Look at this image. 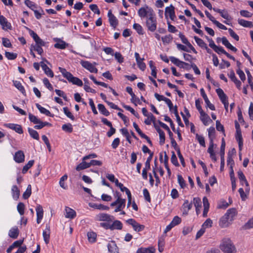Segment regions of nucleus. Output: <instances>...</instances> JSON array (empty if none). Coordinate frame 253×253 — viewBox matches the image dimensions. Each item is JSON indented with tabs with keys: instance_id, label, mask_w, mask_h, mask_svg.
<instances>
[{
	"instance_id": "obj_1",
	"label": "nucleus",
	"mask_w": 253,
	"mask_h": 253,
	"mask_svg": "<svg viewBox=\"0 0 253 253\" xmlns=\"http://www.w3.org/2000/svg\"><path fill=\"white\" fill-rule=\"evenodd\" d=\"M219 248L223 253H236L237 252L235 246L229 238H224L222 239Z\"/></svg>"
},
{
	"instance_id": "obj_2",
	"label": "nucleus",
	"mask_w": 253,
	"mask_h": 253,
	"mask_svg": "<svg viewBox=\"0 0 253 253\" xmlns=\"http://www.w3.org/2000/svg\"><path fill=\"white\" fill-rule=\"evenodd\" d=\"M236 214V210L234 208L228 210L226 213L220 218L219 225L222 228L228 227L233 220Z\"/></svg>"
},
{
	"instance_id": "obj_3",
	"label": "nucleus",
	"mask_w": 253,
	"mask_h": 253,
	"mask_svg": "<svg viewBox=\"0 0 253 253\" xmlns=\"http://www.w3.org/2000/svg\"><path fill=\"white\" fill-rule=\"evenodd\" d=\"M146 25L148 29L151 32H154L157 28V20L155 14H151L150 16L147 17Z\"/></svg>"
},
{
	"instance_id": "obj_4",
	"label": "nucleus",
	"mask_w": 253,
	"mask_h": 253,
	"mask_svg": "<svg viewBox=\"0 0 253 253\" xmlns=\"http://www.w3.org/2000/svg\"><path fill=\"white\" fill-rule=\"evenodd\" d=\"M154 13L153 10L146 5L145 7H141L138 11V15L141 17L144 18L147 16V17L150 16L151 14Z\"/></svg>"
},
{
	"instance_id": "obj_5",
	"label": "nucleus",
	"mask_w": 253,
	"mask_h": 253,
	"mask_svg": "<svg viewBox=\"0 0 253 253\" xmlns=\"http://www.w3.org/2000/svg\"><path fill=\"white\" fill-rule=\"evenodd\" d=\"M126 223L131 225L134 230L136 232H140L142 231L144 228L145 226L143 225L140 224L138 222H136L134 219L132 218L129 219L126 221Z\"/></svg>"
},
{
	"instance_id": "obj_6",
	"label": "nucleus",
	"mask_w": 253,
	"mask_h": 253,
	"mask_svg": "<svg viewBox=\"0 0 253 253\" xmlns=\"http://www.w3.org/2000/svg\"><path fill=\"white\" fill-rule=\"evenodd\" d=\"M82 66L86 69L89 71L91 73H97V69L91 63L87 61L82 60L81 61Z\"/></svg>"
},
{
	"instance_id": "obj_7",
	"label": "nucleus",
	"mask_w": 253,
	"mask_h": 253,
	"mask_svg": "<svg viewBox=\"0 0 253 253\" xmlns=\"http://www.w3.org/2000/svg\"><path fill=\"white\" fill-rule=\"evenodd\" d=\"M29 33L31 36L34 40L36 45L45 46V42L43 41L34 31L29 29Z\"/></svg>"
},
{
	"instance_id": "obj_8",
	"label": "nucleus",
	"mask_w": 253,
	"mask_h": 253,
	"mask_svg": "<svg viewBox=\"0 0 253 253\" xmlns=\"http://www.w3.org/2000/svg\"><path fill=\"white\" fill-rule=\"evenodd\" d=\"M165 16L167 17L168 15L169 14V18L171 20H174L175 15L174 12V7L170 4L169 6L166 7L165 8Z\"/></svg>"
},
{
	"instance_id": "obj_9",
	"label": "nucleus",
	"mask_w": 253,
	"mask_h": 253,
	"mask_svg": "<svg viewBox=\"0 0 253 253\" xmlns=\"http://www.w3.org/2000/svg\"><path fill=\"white\" fill-rule=\"evenodd\" d=\"M200 92H201V95L202 96V97H203L206 103V105L211 110H215V107L214 106L211 104L210 100H209L205 92V90L204 89V88H201L200 89Z\"/></svg>"
},
{
	"instance_id": "obj_10",
	"label": "nucleus",
	"mask_w": 253,
	"mask_h": 253,
	"mask_svg": "<svg viewBox=\"0 0 253 253\" xmlns=\"http://www.w3.org/2000/svg\"><path fill=\"white\" fill-rule=\"evenodd\" d=\"M134 55L139 68L144 71L146 68V65L143 62L144 58H140L139 54L137 52H135Z\"/></svg>"
},
{
	"instance_id": "obj_11",
	"label": "nucleus",
	"mask_w": 253,
	"mask_h": 253,
	"mask_svg": "<svg viewBox=\"0 0 253 253\" xmlns=\"http://www.w3.org/2000/svg\"><path fill=\"white\" fill-rule=\"evenodd\" d=\"M25 155L21 150L16 152L14 156L15 161L18 163H21L24 161Z\"/></svg>"
},
{
	"instance_id": "obj_12",
	"label": "nucleus",
	"mask_w": 253,
	"mask_h": 253,
	"mask_svg": "<svg viewBox=\"0 0 253 253\" xmlns=\"http://www.w3.org/2000/svg\"><path fill=\"white\" fill-rule=\"evenodd\" d=\"M108 16L109 20L111 26L115 28L118 24V20L116 17L112 14L111 10H109L108 13Z\"/></svg>"
},
{
	"instance_id": "obj_13",
	"label": "nucleus",
	"mask_w": 253,
	"mask_h": 253,
	"mask_svg": "<svg viewBox=\"0 0 253 253\" xmlns=\"http://www.w3.org/2000/svg\"><path fill=\"white\" fill-rule=\"evenodd\" d=\"M0 24L4 30L11 29V24L8 23L6 19L2 15H0Z\"/></svg>"
},
{
	"instance_id": "obj_14",
	"label": "nucleus",
	"mask_w": 253,
	"mask_h": 253,
	"mask_svg": "<svg viewBox=\"0 0 253 253\" xmlns=\"http://www.w3.org/2000/svg\"><path fill=\"white\" fill-rule=\"evenodd\" d=\"M36 212H37V222L38 223H40L41 222V221L43 217V211L42 209V207L39 205L37 206L36 209Z\"/></svg>"
},
{
	"instance_id": "obj_15",
	"label": "nucleus",
	"mask_w": 253,
	"mask_h": 253,
	"mask_svg": "<svg viewBox=\"0 0 253 253\" xmlns=\"http://www.w3.org/2000/svg\"><path fill=\"white\" fill-rule=\"evenodd\" d=\"M59 70L62 73L63 76L66 78L69 82L74 77L71 73L68 72L65 68L59 67Z\"/></svg>"
},
{
	"instance_id": "obj_16",
	"label": "nucleus",
	"mask_w": 253,
	"mask_h": 253,
	"mask_svg": "<svg viewBox=\"0 0 253 253\" xmlns=\"http://www.w3.org/2000/svg\"><path fill=\"white\" fill-rule=\"evenodd\" d=\"M216 92L222 103L228 101L227 97L221 88L216 89Z\"/></svg>"
},
{
	"instance_id": "obj_17",
	"label": "nucleus",
	"mask_w": 253,
	"mask_h": 253,
	"mask_svg": "<svg viewBox=\"0 0 253 253\" xmlns=\"http://www.w3.org/2000/svg\"><path fill=\"white\" fill-rule=\"evenodd\" d=\"M54 40L55 42H58L54 45V47L56 48L63 49L66 48L68 45V44H67L64 41L59 39H54Z\"/></svg>"
},
{
	"instance_id": "obj_18",
	"label": "nucleus",
	"mask_w": 253,
	"mask_h": 253,
	"mask_svg": "<svg viewBox=\"0 0 253 253\" xmlns=\"http://www.w3.org/2000/svg\"><path fill=\"white\" fill-rule=\"evenodd\" d=\"M7 126L10 128V129L15 130L16 132L18 133L19 134H22L23 133L22 127L19 125L9 124L7 125Z\"/></svg>"
},
{
	"instance_id": "obj_19",
	"label": "nucleus",
	"mask_w": 253,
	"mask_h": 253,
	"mask_svg": "<svg viewBox=\"0 0 253 253\" xmlns=\"http://www.w3.org/2000/svg\"><path fill=\"white\" fill-rule=\"evenodd\" d=\"M235 137L236 140L238 142L239 150L241 151L243 145V140L241 131L238 130V131H236Z\"/></svg>"
},
{
	"instance_id": "obj_20",
	"label": "nucleus",
	"mask_w": 253,
	"mask_h": 253,
	"mask_svg": "<svg viewBox=\"0 0 253 253\" xmlns=\"http://www.w3.org/2000/svg\"><path fill=\"white\" fill-rule=\"evenodd\" d=\"M203 205H204V211L203 215L204 217H207L208 212L209 211L210 204L208 200L207 197H204L203 199Z\"/></svg>"
},
{
	"instance_id": "obj_21",
	"label": "nucleus",
	"mask_w": 253,
	"mask_h": 253,
	"mask_svg": "<svg viewBox=\"0 0 253 253\" xmlns=\"http://www.w3.org/2000/svg\"><path fill=\"white\" fill-rule=\"evenodd\" d=\"M221 41L222 44L224 45L227 48L230 49V50L234 52L237 51V49L230 43V42H228V40L226 39V37H222L221 38Z\"/></svg>"
},
{
	"instance_id": "obj_22",
	"label": "nucleus",
	"mask_w": 253,
	"mask_h": 253,
	"mask_svg": "<svg viewBox=\"0 0 253 253\" xmlns=\"http://www.w3.org/2000/svg\"><path fill=\"white\" fill-rule=\"evenodd\" d=\"M213 10L216 12L219 13L222 18L227 20H231V18L226 10H221L220 9H215L214 8H213Z\"/></svg>"
},
{
	"instance_id": "obj_23",
	"label": "nucleus",
	"mask_w": 253,
	"mask_h": 253,
	"mask_svg": "<svg viewBox=\"0 0 253 253\" xmlns=\"http://www.w3.org/2000/svg\"><path fill=\"white\" fill-rule=\"evenodd\" d=\"M42 235L44 241L46 244H48L49 242L50 238V227L49 226H46V228L45 231L42 232Z\"/></svg>"
},
{
	"instance_id": "obj_24",
	"label": "nucleus",
	"mask_w": 253,
	"mask_h": 253,
	"mask_svg": "<svg viewBox=\"0 0 253 253\" xmlns=\"http://www.w3.org/2000/svg\"><path fill=\"white\" fill-rule=\"evenodd\" d=\"M200 119L204 125L207 126L209 122H211V120L210 119L209 116L205 112H203L200 114Z\"/></svg>"
},
{
	"instance_id": "obj_25",
	"label": "nucleus",
	"mask_w": 253,
	"mask_h": 253,
	"mask_svg": "<svg viewBox=\"0 0 253 253\" xmlns=\"http://www.w3.org/2000/svg\"><path fill=\"white\" fill-rule=\"evenodd\" d=\"M99 220L100 221H111L112 220L113 216L107 213H100L98 215Z\"/></svg>"
},
{
	"instance_id": "obj_26",
	"label": "nucleus",
	"mask_w": 253,
	"mask_h": 253,
	"mask_svg": "<svg viewBox=\"0 0 253 253\" xmlns=\"http://www.w3.org/2000/svg\"><path fill=\"white\" fill-rule=\"evenodd\" d=\"M66 215L65 217L69 218H73L75 217L76 213L74 210L73 209L66 207L65 209Z\"/></svg>"
},
{
	"instance_id": "obj_27",
	"label": "nucleus",
	"mask_w": 253,
	"mask_h": 253,
	"mask_svg": "<svg viewBox=\"0 0 253 253\" xmlns=\"http://www.w3.org/2000/svg\"><path fill=\"white\" fill-rule=\"evenodd\" d=\"M138 253H154L155 249L153 247H149L147 248H140L137 251Z\"/></svg>"
},
{
	"instance_id": "obj_28",
	"label": "nucleus",
	"mask_w": 253,
	"mask_h": 253,
	"mask_svg": "<svg viewBox=\"0 0 253 253\" xmlns=\"http://www.w3.org/2000/svg\"><path fill=\"white\" fill-rule=\"evenodd\" d=\"M238 22L240 25L244 27L252 28L253 27V23L251 21L239 19H238Z\"/></svg>"
},
{
	"instance_id": "obj_29",
	"label": "nucleus",
	"mask_w": 253,
	"mask_h": 253,
	"mask_svg": "<svg viewBox=\"0 0 253 253\" xmlns=\"http://www.w3.org/2000/svg\"><path fill=\"white\" fill-rule=\"evenodd\" d=\"M8 235L11 238L13 239H16L19 235V230L18 228H12L9 230Z\"/></svg>"
},
{
	"instance_id": "obj_30",
	"label": "nucleus",
	"mask_w": 253,
	"mask_h": 253,
	"mask_svg": "<svg viewBox=\"0 0 253 253\" xmlns=\"http://www.w3.org/2000/svg\"><path fill=\"white\" fill-rule=\"evenodd\" d=\"M123 224L119 220H115L112 224H111V230L114 229L121 230L122 229Z\"/></svg>"
},
{
	"instance_id": "obj_31",
	"label": "nucleus",
	"mask_w": 253,
	"mask_h": 253,
	"mask_svg": "<svg viewBox=\"0 0 253 253\" xmlns=\"http://www.w3.org/2000/svg\"><path fill=\"white\" fill-rule=\"evenodd\" d=\"M120 202L122 210L126 205V199H122L121 198L118 197V198L115 202L111 204L110 206L111 207L116 206Z\"/></svg>"
},
{
	"instance_id": "obj_32",
	"label": "nucleus",
	"mask_w": 253,
	"mask_h": 253,
	"mask_svg": "<svg viewBox=\"0 0 253 253\" xmlns=\"http://www.w3.org/2000/svg\"><path fill=\"white\" fill-rule=\"evenodd\" d=\"M89 168V163H86L84 161H83V162L79 164L77 167L76 168V169L77 171H80L81 170L87 169Z\"/></svg>"
},
{
	"instance_id": "obj_33",
	"label": "nucleus",
	"mask_w": 253,
	"mask_h": 253,
	"mask_svg": "<svg viewBox=\"0 0 253 253\" xmlns=\"http://www.w3.org/2000/svg\"><path fill=\"white\" fill-rule=\"evenodd\" d=\"M12 192L13 198L16 200L19 198L20 195V190L16 185H13L12 187Z\"/></svg>"
},
{
	"instance_id": "obj_34",
	"label": "nucleus",
	"mask_w": 253,
	"mask_h": 253,
	"mask_svg": "<svg viewBox=\"0 0 253 253\" xmlns=\"http://www.w3.org/2000/svg\"><path fill=\"white\" fill-rule=\"evenodd\" d=\"M87 239L90 243H94L96 241V234L93 232H89L87 234Z\"/></svg>"
},
{
	"instance_id": "obj_35",
	"label": "nucleus",
	"mask_w": 253,
	"mask_h": 253,
	"mask_svg": "<svg viewBox=\"0 0 253 253\" xmlns=\"http://www.w3.org/2000/svg\"><path fill=\"white\" fill-rule=\"evenodd\" d=\"M36 107H37V108L39 110V111H40V112L42 114H45V115L47 116H51V114L50 113V112L46 109L45 108L42 107V106H41L38 103H37L36 104Z\"/></svg>"
},
{
	"instance_id": "obj_36",
	"label": "nucleus",
	"mask_w": 253,
	"mask_h": 253,
	"mask_svg": "<svg viewBox=\"0 0 253 253\" xmlns=\"http://www.w3.org/2000/svg\"><path fill=\"white\" fill-rule=\"evenodd\" d=\"M98 108L100 113L105 116H108L110 114L109 112L106 109L104 105L102 104L98 105Z\"/></svg>"
},
{
	"instance_id": "obj_37",
	"label": "nucleus",
	"mask_w": 253,
	"mask_h": 253,
	"mask_svg": "<svg viewBox=\"0 0 253 253\" xmlns=\"http://www.w3.org/2000/svg\"><path fill=\"white\" fill-rule=\"evenodd\" d=\"M28 132H29L30 136L33 138H34L36 140H39V139H40L39 135L38 132L36 130H35L29 127L28 128Z\"/></svg>"
},
{
	"instance_id": "obj_38",
	"label": "nucleus",
	"mask_w": 253,
	"mask_h": 253,
	"mask_svg": "<svg viewBox=\"0 0 253 253\" xmlns=\"http://www.w3.org/2000/svg\"><path fill=\"white\" fill-rule=\"evenodd\" d=\"M32 194V187L30 184L28 185L26 191L23 194V198L24 199H27Z\"/></svg>"
},
{
	"instance_id": "obj_39",
	"label": "nucleus",
	"mask_w": 253,
	"mask_h": 253,
	"mask_svg": "<svg viewBox=\"0 0 253 253\" xmlns=\"http://www.w3.org/2000/svg\"><path fill=\"white\" fill-rule=\"evenodd\" d=\"M108 251L111 253H115L117 251V247L115 242L112 241L108 245Z\"/></svg>"
},
{
	"instance_id": "obj_40",
	"label": "nucleus",
	"mask_w": 253,
	"mask_h": 253,
	"mask_svg": "<svg viewBox=\"0 0 253 253\" xmlns=\"http://www.w3.org/2000/svg\"><path fill=\"white\" fill-rule=\"evenodd\" d=\"M34 163V160L29 161L28 162V163L23 167V169L22 170V172L23 173H25L26 172H27L29 169H30L33 166Z\"/></svg>"
},
{
	"instance_id": "obj_41",
	"label": "nucleus",
	"mask_w": 253,
	"mask_h": 253,
	"mask_svg": "<svg viewBox=\"0 0 253 253\" xmlns=\"http://www.w3.org/2000/svg\"><path fill=\"white\" fill-rule=\"evenodd\" d=\"M193 204L196 208L197 213L199 211V208L201 207V201L199 198H194L193 199Z\"/></svg>"
},
{
	"instance_id": "obj_42",
	"label": "nucleus",
	"mask_w": 253,
	"mask_h": 253,
	"mask_svg": "<svg viewBox=\"0 0 253 253\" xmlns=\"http://www.w3.org/2000/svg\"><path fill=\"white\" fill-rule=\"evenodd\" d=\"M62 129L66 132L71 133L73 131V127L71 124H64L62 126Z\"/></svg>"
},
{
	"instance_id": "obj_43",
	"label": "nucleus",
	"mask_w": 253,
	"mask_h": 253,
	"mask_svg": "<svg viewBox=\"0 0 253 253\" xmlns=\"http://www.w3.org/2000/svg\"><path fill=\"white\" fill-rule=\"evenodd\" d=\"M194 38L197 44L201 47L205 48V47H206L207 45L205 42L202 39L196 36H195Z\"/></svg>"
},
{
	"instance_id": "obj_44",
	"label": "nucleus",
	"mask_w": 253,
	"mask_h": 253,
	"mask_svg": "<svg viewBox=\"0 0 253 253\" xmlns=\"http://www.w3.org/2000/svg\"><path fill=\"white\" fill-rule=\"evenodd\" d=\"M164 245L165 239L163 237H161L158 241V250L160 253L163 252Z\"/></svg>"
},
{
	"instance_id": "obj_45",
	"label": "nucleus",
	"mask_w": 253,
	"mask_h": 253,
	"mask_svg": "<svg viewBox=\"0 0 253 253\" xmlns=\"http://www.w3.org/2000/svg\"><path fill=\"white\" fill-rule=\"evenodd\" d=\"M70 82L74 84L77 85L79 86H82L83 84V82L81 80H80L78 78L75 77H73L72 78V79L71 80Z\"/></svg>"
},
{
	"instance_id": "obj_46",
	"label": "nucleus",
	"mask_w": 253,
	"mask_h": 253,
	"mask_svg": "<svg viewBox=\"0 0 253 253\" xmlns=\"http://www.w3.org/2000/svg\"><path fill=\"white\" fill-rule=\"evenodd\" d=\"M5 56L8 60H14L16 58L17 54L16 53L5 51Z\"/></svg>"
},
{
	"instance_id": "obj_47",
	"label": "nucleus",
	"mask_w": 253,
	"mask_h": 253,
	"mask_svg": "<svg viewBox=\"0 0 253 253\" xmlns=\"http://www.w3.org/2000/svg\"><path fill=\"white\" fill-rule=\"evenodd\" d=\"M238 178L240 181H243L245 182L246 186H249L248 182L244 175L243 172L241 170H239L238 172Z\"/></svg>"
},
{
	"instance_id": "obj_48",
	"label": "nucleus",
	"mask_w": 253,
	"mask_h": 253,
	"mask_svg": "<svg viewBox=\"0 0 253 253\" xmlns=\"http://www.w3.org/2000/svg\"><path fill=\"white\" fill-rule=\"evenodd\" d=\"M64 114L67 116V117L71 119L72 120H75V118L72 113L69 111L67 107H64L63 108Z\"/></svg>"
},
{
	"instance_id": "obj_49",
	"label": "nucleus",
	"mask_w": 253,
	"mask_h": 253,
	"mask_svg": "<svg viewBox=\"0 0 253 253\" xmlns=\"http://www.w3.org/2000/svg\"><path fill=\"white\" fill-rule=\"evenodd\" d=\"M14 86L18 89L22 93L25 92V89L21 84L17 81L13 82Z\"/></svg>"
},
{
	"instance_id": "obj_50",
	"label": "nucleus",
	"mask_w": 253,
	"mask_h": 253,
	"mask_svg": "<svg viewBox=\"0 0 253 253\" xmlns=\"http://www.w3.org/2000/svg\"><path fill=\"white\" fill-rule=\"evenodd\" d=\"M173 39V38L171 35H166L165 37H162V41L164 43H170Z\"/></svg>"
},
{
	"instance_id": "obj_51",
	"label": "nucleus",
	"mask_w": 253,
	"mask_h": 253,
	"mask_svg": "<svg viewBox=\"0 0 253 253\" xmlns=\"http://www.w3.org/2000/svg\"><path fill=\"white\" fill-rule=\"evenodd\" d=\"M67 175L65 174L61 177L59 181L60 186L64 189H66L67 188V186L65 185L64 181L67 180Z\"/></svg>"
},
{
	"instance_id": "obj_52",
	"label": "nucleus",
	"mask_w": 253,
	"mask_h": 253,
	"mask_svg": "<svg viewBox=\"0 0 253 253\" xmlns=\"http://www.w3.org/2000/svg\"><path fill=\"white\" fill-rule=\"evenodd\" d=\"M25 4L33 11L37 8V5L30 0H25Z\"/></svg>"
},
{
	"instance_id": "obj_53",
	"label": "nucleus",
	"mask_w": 253,
	"mask_h": 253,
	"mask_svg": "<svg viewBox=\"0 0 253 253\" xmlns=\"http://www.w3.org/2000/svg\"><path fill=\"white\" fill-rule=\"evenodd\" d=\"M133 28L137 31L138 34L142 35L143 34L142 27L140 24L134 23L133 25Z\"/></svg>"
},
{
	"instance_id": "obj_54",
	"label": "nucleus",
	"mask_w": 253,
	"mask_h": 253,
	"mask_svg": "<svg viewBox=\"0 0 253 253\" xmlns=\"http://www.w3.org/2000/svg\"><path fill=\"white\" fill-rule=\"evenodd\" d=\"M17 210L21 215L24 213L25 205L23 203H19L17 207Z\"/></svg>"
},
{
	"instance_id": "obj_55",
	"label": "nucleus",
	"mask_w": 253,
	"mask_h": 253,
	"mask_svg": "<svg viewBox=\"0 0 253 253\" xmlns=\"http://www.w3.org/2000/svg\"><path fill=\"white\" fill-rule=\"evenodd\" d=\"M29 119L31 122L35 124H38V123H39L41 121L40 120L38 119V118L36 116L33 115L31 113L29 114Z\"/></svg>"
},
{
	"instance_id": "obj_56",
	"label": "nucleus",
	"mask_w": 253,
	"mask_h": 253,
	"mask_svg": "<svg viewBox=\"0 0 253 253\" xmlns=\"http://www.w3.org/2000/svg\"><path fill=\"white\" fill-rule=\"evenodd\" d=\"M181 222V218L178 216H175L174 217L170 223L173 227H174L175 226L180 224Z\"/></svg>"
},
{
	"instance_id": "obj_57",
	"label": "nucleus",
	"mask_w": 253,
	"mask_h": 253,
	"mask_svg": "<svg viewBox=\"0 0 253 253\" xmlns=\"http://www.w3.org/2000/svg\"><path fill=\"white\" fill-rule=\"evenodd\" d=\"M196 139L198 140L200 144L203 147H205L206 145L204 137L203 136L200 135L197 133L196 134Z\"/></svg>"
},
{
	"instance_id": "obj_58",
	"label": "nucleus",
	"mask_w": 253,
	"mask_h": 253,
	"mask_svg": "<svg viewBox=\"0 0 253 253\" xmlns=\"http://www.w3.org/2000/svg\"><path fill=\"white\" fill-rule=\"evenodd\" d=\"M177 180L179 184L182 188H184L186 186L185 180L181 175H177Z\"/></svg>"
},
{
	"instance_id": "obj_59",
	"label": "nucleus",
	"mask_w": 253,
	"mask_h": 253,
	"mask_svg": "<svg viewBox=\"0 0 253 253\" xmlns=\"http://www.w3.org/2000/svg\"><path fill=\"white\" fill-rule=\"evenodd\" d=\"M34 50L36 51L39 54L41 55L43 53V49L42 48V45H31Z\"/></svg>"
},
{
	"instance_id": "obj_60",
	"label": "nucleus",
	"mask_w": 253,
	"mask_h": 253,
	"mask_svg": "<svg viewBox=\"0 0 253 253\" xmlns=\"http://www.w3.org/2000/svg\"><path fill=\"white\" fill-rule=\"evenodd\" d=\"M212 221L210 218H208L203 224L202 227L205 229L206 228L211 227L212 226Z\"/></svg>"
},
{
	"instance_id": "obj_61",
	"label": "nucleus",
	"mask_w": 253,
	"mask_h": 253,
	"mask_svg": "<svg viewBox=\"0 0 253 253\" xmlns=\"http://www.w3.org/2000/svg\"><path fill=\"white\" fill-rule=\"evenodd\" d=\"M115 59L119 62L120 63H122L124 62V57L122 55L120 52H116L115 54Z\"/></svg>"
},
{
	"instance_id": "obj_62",
	"label": "nucleus",
	"mask_w": 253,
	"mask_h": 253,
	"mask_svg": "<svg viewBox=\"0 0 253 253\" xmlns=\"http://www.w3.org/2000/svg\"><path fill=\"white\" fill-rule=\"evenodd\" d=\"M171 162L175 166H179V163L177 161V157L174 152H172L171 157Z\"/></svg>"
},
{
	"instance_id": "obj_63",
	"label": "nucleus",
	"mask_w": 253,
	"mask_h": 253,
	"mask_svg": "<svg viewBox=\"0 0 253 253\" xmlns=\"http://www.w3.org/2000/svg\"><path fill=\"white\" fill-rule=\"evenodd\" d=\"M183 209H186V210L189 211L191 209L192 207V203H189L187 200L184 201L182 205Z\"/></svg>"
},
{
	"instance_id": "obj_64",
	"label": "nucleus",
	"mask_w": 253,
	"mask_h": 253,
	"mask_svg": "<svg viewBox=\"0 0 253 253\" xmlns=\"http://www.w3.org/2000/svg\"><path fill=\"white\" fill-rule=\"evenodd\" d=\"M178 36L180 39H181L182 42L183 43L187 45V46L188 45V44L190 43L187 39L185 37V36L182 33L180 32Z\"/></svg>"
}]
</instances>
